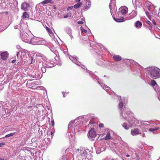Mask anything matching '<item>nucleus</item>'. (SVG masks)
Returning a JSON list of instances; mask_svg holds the SVG:
<instances>
[{
	"label": "nucleus",
	"instance_id": "nucleus-1",
	"mask_svg": "<svg viewBox=\"0 0 160 160\" xmlns=\"http://www.w3.org/2000/svg\"><path fill=\"white\" fill-rule=\"evenodd\" d=\"M77 160H93L89 150L84 148H80L76 152Z\"/></svg>",
	"mask_w": 160,
	"mask_h": 160
},
{
	"label": "nucleus",
	"instance_id": "nucleus-2",
	"mask_svg": "<svg viewBox=\"0 0 160 160\" xmlns=\"http://www.w3.org/2000/svg\"><path fill=\"white\" fill-rule=\"evenodd\" d=\"M147 73L152 78L160 77V69L155 67H151L147 69Z\"/></svg>",
	"mask_w": 160,
	"mask_h": 160
},
{
	"label": "nucleus",
	"instance_id": "nucleus-3",
	"mask_svg": "<svg viewBox=\"0 0 160 160\" xmlns=\"http://www.w3.org/2000/svg\"><path fill=\"white\" fill-rule=\"evenodd\" d=\"M38 65L39 67L41 68V70L42 73H45L46 72V68H48L53 67L52 63L48 61L45 62L44 61L43 62L40 61H38Z\"/></svg>",
	"mask_w": 160,
	"mask_h": 160
},
{
	"label": "nucleus",
	"instance_id": "nucleus-4",
	"mask_svg": "<svg viewBox=\"0 0 160 160\" xmlns=\"http://www.w3.org/2000/svg\"><path fill=\"white\" fill-rule=\"evenodd\" d=\"M82 117H78L76 118L73 121H71L69 123L68 127L69 128H71L72 125L74 124L75 128L74 130L76 132H78L79 131L78 129V126H82V121L80 119H81Z\"/></svg>",
	"mask_w": 160,
	"mask_h": 160
},
{
	"label": "nucleus",
	"instance_id": "nucleus-5",
	"mask_svg": "<svg viewBox=\"0 0 160 160\" xmlns=\"http://www.w3.org/2000/svg\"><path fill=\"white\" fill-rule=\"evenodd\" d=\"M18 2L16 0H4V2L0 0V9H2L7 5L8 6L9 5L13 7L16 4H17Z\"/></svg>",
	"mask_w": 160,
	"mask_h": 160
},
{
	"label": "nucleus",
	"instance_id": "nucleus-6",
	"mask_svg": "<svg viewBox=\"0 0 160 160\" xmlns=\"http://www.w3.org/2000/svg\"><path fill=\"white\" fill-rule=\"evenodd\" d=\"M45 42L42 38L34 37L31 38L29 43L33 45H43L45 44Z\"/></svg>",
	"mask_w": 160,
	"mask_h": 160
},
{
	"label": "nucleus",
	"instance_id": "nucleus-7",
	"mask_svg": "<svg viewBox=\"0 0 160 160\" xmlns=\"http://www.w3.org/2000/svg\"><path fill=\"white\" fill-rule=\"evenodd\" d=\"M88 137L89 138L91 139L92 140H97L99 136L96 134L95 132L93 129L92 128L88 132Z\"/></svg>",
	"mask_w": 160,
	"mask_h": 160
},
{
	"label": "nucleus",
	"instance_id": "nucleus-8",
	"mask_svg": "<svg viewBox=\"0 0 160 160\" xmlns=\"http://www.w3.org/2000/svg\"><path fill=\"white\" fill-rule=\"evenodd\" d=\"M112 133V130L109 129H107L103 133L101 134L102 136L105 135L102 139L103 140H108L111 139L112 138L111 134Z\"/></svg>",
	"mask_w": 160,
	"mask_h": 160
},
{
	"label": "nucleus",
	"instance_id": "nucleus-9",
	"mask_svg": "<svg viewBox=\"0 0 160 160\" xmlns=\"http://www.w3.org/2000/svg\"><path fill=\"white\" fill-rule=\"evenodd\" d=\"M147 122H148V121H141L138 122L139 127L141 128L142 131L143 132L147 131L145 127H150L151 126V125L148 124Z\"/></svg>",
	"mask_w": 160,
	"mask_h": 160
},
{
	"label": "nucleus",
	"instance_id": "nucleus-10",
	"mask_svg": "<svg viewBox=\"0 0 160 160\" xmlns=\"http://www.w3.org/2000/svg\"><path fill=\"white\" fill-rule=\"evenodd\" d=\"M20 34L22 41L26 42H30L31 39L29 37L27 33L24 32H20Z\"/></svg>",
	"mask_w": 160,
	"mask_h": 160
},
{
	"label": "nucleus",
	"instance_id": "nucleus-11",
	"mask_svg": "<svg viewBox=\"0 0 160 160\" xmlns=\"http://www.w3.org/2000/svg\"><path fill=\"white\" fill-rule=\"evenodd\" d=\"M69 58L76 65L80 66L81 65V63L78 61V58L77 57H73L72 56H69Z\"/></svg>",
	"mask_w": 160,
	"mask_h": 160
},
{
	"label": "nucleus",
	"instance_id": "nucleus-12",
	"mask_svg": "<svg viewBox=\"0 0 160 160\" xmlns=\"http://www.w3.org/2000/svg\"><path fill=\"white\" fill-rule=\"evenodd\" d=\"M131 133L133 136L141 134L140 130L137 128L132 129L131 130Z\"/></svg>",
	"mask_w": 160,
	"mask_h": 160
},
{
	"label": "nucleus",
	"instance_id": "nucleus-13",
	"mask_svg": "<svg viewBox=\"0 0 160 160\" xmlns=\"http://www.w3.org/2000/svg\"><path fill=\"white\" fill-rule=\"evenodd\" d=\"M30 5L28 3L26 2H24L21 5V9L24 11H26L29 7Z\"/></svg>",
	"mask_w": 160,
	"mask_h": 160
},
{
	"label": "nucleus",
	"instance_id": "nucleus-14",
	"mask_svg": "<svg viewBox=\"0 0 160 160\" xmlns=\"http://www.w3.org/2000/svg\"><path fill=\"white\" fill-rule=\"evenodd\" d=\"M119 12L121 13L122 15L125 14L128 11V8L126 6H123L121 7L119 9Z\"/></svg>",
	"mask_w": 160,
	"mask_h": 160
},
{
	"label": "nucleus",
	"instance_id": "nucleus-15",
	"mask_svg": "<svg viewBox=\"0 0 160 160\" xmlns=\"http://www.w3.org/2000/svg\"><path fill=\"white\" fill-rule=\"evenodd\" d=\"M0 55L2 59L3 60H6L7 59L8 57V52L7 51L1 53L0 52Z\"/></svg>",
	"mask_w": 160,
	"mask_h": 160
},
{
	"label": "nucleus",
	"instance_id": "nucleus-16",
	"mask_svg": "<svg viewBox=\"0 0 160 160\" xmlns=\"http://www.w3.org/2000/svg\"><path fill=\"white\" fill-rule=\"evenodd\" d=\"M33 77L34 78L40 79L42 77V75L41 72L38 70H36L35 73L34 75H33Z\"/></svg>",
	"mask_w": 160,
	"mask_h": 160
},
{
	"label": "nucleus",
	"instance_id": "nucleus-17",
	"mask_svg": "<svg viewBox=\"0 0 160 160\" xmlns=\"http://www.w3.org/2000/svg\"><path fill=\"white\" fill-rule=\"evenodd\" d=\"M132 3L136 8L140 7L141 5V2L140 0H132Z\"/></svg>",
	"mask_w": 160,
	"mask_h": 160
},
{
	"label": "nucleus",
	"instance_id": "nucleus-18",
	"mask_svg": "<svg viewBox=\"0 0 160 160\" xmlns=\"http://www.w3.org/2000/svg\"><path fill=\"white\" fill-rule=\"evenodd\" d=\"M28 55L29 54L27 53L26 50H22L21 52L20 59L21 60L24 58L25 57H27Z\"/></svg>",
	"mask_w": 160,
	"mask_h": 160
},
{
	"label": "nucleus",
	"instance_id": "nucleus-19",
	"mask_svg": "<svg viewBox=\"0 0 160 160\" xmlns=\"http://www.w3.org/2000/svg\"><path fill=\"white\" fill-rule=\"evenodd\" d=\"M26 58V61H25V62H26V63L28 64H31L32 63V57L29 55H28V57Z\"/></svg>",
	"mask_w": 160,
	"mask_h": 160
},
{
	"label": "nucleus",
	"instance_id": "nucleus-20",
	"mask_svg": "<svg viewBox=\"0 0 160 160\" xmlns=\"http://www.w3.org/2000/svg\"><path fill=\"white\" fill-rule=\"evenodd\" d=\"M112 58L116 62L120 61L122 59L121 57L119 55H114L113 56Z\"/></svg>",
	"mask_w": 160,
	"mask_h": 160
},
{
	"label": "nucleus",
	"instance_id": "nucleus-21",
	"mask_svg": "<svg viewBox=\"0 0 160 160\" xmlns=\"http://www.w3.org/2000/svg\"><path fill=\"white\" fill-rule=\"evenodd\" d=\"M98 82L99 84H100L101 85V86L102 88L103 89H105L107 92H108L107 91L108 90H109L110 89V88L109 87L103 84H101V83L98 81Z\"/></svg>",
	"mask_w": 160,
	"mask_h": 160
},
{
	"label": "nucleus",
	"instance_id": "nucleus-22",
	"mask_svg": "<svg viewBox=\"0 0 160 160\" xmlns=\"http://www.w3.org/2000/svg\"><path fill=\"white\" fill-rule=\"evenodd\" d=\"M135 24L136 27L137 28H141L142 26V23L139 21H136Z\"/></svg>",
	"mask_w": 160,
	"mask_h": 160
},
{
	"label": "nucleus",
	"instance_id": "nucleus-23",
	"mask_svg": "<svg viewBox=\"0 0 160 160\" xmlns=\"http://www.w3.org/2000/svg\"><path fill=\"white\" fill-rule=\"evenodd\" d=\"M127 110V113H126V114H125L124 113L125 112H122V113L121 114V115L123 117V118L125 119L127 118V117H129V114L130 113V112H129L128 110Z\"/></svg>",
	"mask_w": 160,
	"mask_h": 160
},
{
	"label": "nucleus",
	"instance_id": "nucleus-24",
	"mask_svg": "<svg viewBox=\"0 0 160 160\" xmlns=\"http://www.w3.org/2000/svg\"><path fill=\"white\" fill-rule=\"evenodd\" d=\"M154 88L157 92L158 94L160 95V88L159 87L158 85H156Z\"/></svg>",
	"mask_w": 160,
	"mask_h": 160
},
{
	"label": "nucleus",
	"instance_id": "nucleus-25",
	"mask_svg": "<svg viewBox=\"0 0 160 160\" xmlns=\"http://www.w3.org/2000/svg\"><path fill=\"white\" fill-rule=\"evenodd\" d=\"M113 19L115 21L118 22H121L124 21V18L123 17H121L118 18H114Z\"/></svg>",
	"mask_w": 160,
	"mask_h": 160
},
{
	"label": "nucleus",
	"instance_id": "nucleus-26",
	"mask_svg": "<svg viewBox=\"0 0 160 160\" xmlns=\"http://www.w3.org/2000/svg\"><path fill=\"white\" fill-rule=\"evenodd\" d=\"M122 127L128 130L131 127V126L129 125L127 123L124 122L122 124Z\"/></svg>",
	"mask_w": 160,
	"mask_h": 160
},
{
	"label": "nucleus",
	"instance_id": "nucleus-27",
	"mask_svg": "<svg viewBox=\"0 0 160 160\" xmlns=\"http://www.w3.org/2000/svg\"><path fill=\"white\" fill-rule=\"evenodd\" d=\"M86 5L85 6V9H88L90 8V7L91 6V3L90 1L88 0V1H87L86 2Z\"/></svg>",
	"mask_w": 160,
	"mask_h": 160
},
{
	"label": "nucleus",
	"instance_id": "nucleus-28",
	"mask_svg": "<svg viewBox=\"0 0 160 160\" xmlns=\"http://www.w3.org/2000/svg\"><path fill=\"white\" fill-rule=\"evenodd\" d=\"M46 28L47 31L49 33L50 36L51 37H52L53 36V33L52 30L47 27Z\"/></svg>",
	"mask_w": 160,
	"mask_h": 160
},
{
	"label": "nucleus",
	"instance_id": "nucleus-29",
	"mask_svg": "<svg viewBox=\"0 0 160 160\" xmlns=\"http://www.w3.org/2000/svg\"><path fill=\"white\" fill-rule=\"evenodd\" d=\"M115 2H111L109 4V8L111 10V12L112 14V11H111V9L112 7L115 8Z\"/></svg>",
	"mask_w": 160,
	"mask_h": 160
},
{
	"label": "nucleus",
	"instance_id": "nucleus-30",
	"mask_svg": "<svg viewBox=\"0 0 160 160\" xmlns=\"http://www.w3.org/2000/svg\"><path fill=\"white\" fill-rule=\"evenodd\" d=\"M52 1L51 0H45L44 1L40 3L42 4L43 5H44L46 4H48L49 3H51Z\"/></svg>",
	"mask_w": 160,
	"mask_h": 160
},
{
	"label": "nucleus",
	"instance_id": "nucleus-31",
	"mask_svg": "<svg viewBox=\"0 0 160 160\" xmlns=\"http://www.w3.org/2000/svg\"><path fill=\"white\" fill-rule=\"evenodd\" d=\"M82 3L81 2H78V3L75 4L74 6L73 7L77 9L79 7L82 5Z\"/></svg>",
	"mask_w": 160,
	"mask_h": 160
},
{
	"label": "nucleus",
	"instance_id": "nucleus-32",
	"mask_svg": "<svg viewBox=\"0 0 160 160\" xmlns=\"http://www.w3.org/2000/svg\"><path fill=\"white\" fill-rule=\"evenodd\" d=\"M146 23L148 24L149 25V27L148 28L149 30H151L152 28V26L151 22L149 21L148 20L146 21Z\"/></svg>",
	"mask_w": 160,
	"mask_h": 160
},
{
	"label": "nucleus",
	"instance_id": "nucleus-33",
	"mask_svg": "<svg viewBox=\"0 0 160 160\" xmlns=\"http://www.w3.org/2000/svg\"><path fill=\"white\" fill-rule=\"evenodd\" d=\"M158 129H159V128H158L156 127V128H149L148 129V131H150V132H154V131L157 130Z\"/></svg>",
	"mask_w": 160,
	"mask_h": 160
},
{
	"label": "nucleus",
	"instance_id": "nucleus-34",
	"mask_svg": "<svg viewBox=\"0 0 160 160\" xmlns=\"http://www.w3.org/2000/svg\"><path fill=\"white\" fill-rule=\"evenodd\" d=\"M28 15L26 12H24L22 15V18H28Z\"/></svg>",
	"mask_w": 160,
	"mask_h": 160
},
{
	"label": "nucleus",
	"instance_id": "nucleus-35",
	"mask_svg": "<svg viewBox=\"0 0 160 160\" xmlns=\"http://www.w3.org/2000/svg\"><path fill=\"white\" fill-rule=\"evenodd\" d=\"M157 85L156 82L154 80H151V85L154 86V87H155V86Z\"/></svg>",
	"mask_w": 160,
	"mask_h": 160
},
{
	"label": "nucleus",
	"instance_id": "nucleus-36",
	"mask_svg": "<svg viewBox=\"0 0 160 160\" xmlns=\"http://www.w3.org/2000/svg\"><path fill=\"white\" fill-rule=\"evenodd\" d=\"M132 18H134L135 17L137 14V12L136 11H133L132 12Z\"/></svg>",
	"mask_w": 160,
	"mask_h": 160
},
{
	"label": "nucleus",
	"instance_id": "nucleus-37",
	"mask_svg": "<svg viewBox=\"0 0 160 160\" xmlns=\"http://www.w3.org/2000/svg\"><path fill=\"white\" fill-rule=\"evenodd\" d=\"M66 32L69 35H71V29L68 28L66 29Z\"/></svg>",
	"mask_w": 160,
	"mask_h": 160
},
{
	"label": "nucleus",
	"instance_id": "nucleus-38",
	"mask_svg": "<svg viewBox=\"0 0 160 160\" xmlns=\"http://www.w3.org/2000/svg\"><path fill=\"white\" fill-rule=\"evenodd\" d=\"M15 134V132H13V133H10L9 134H7V135H6L5 136V137H6V138H8V137H11V136H12L13 135H14V134Z\"/></svg>",
	"mask_w": 160,
	"mask_h": 160
},
{
	"label": "nucleus",
	"instance_id": "nucleus-39",
	"mask_svg": "<svg viewBox=\"0 0 160 160\" xmlns=\"http://www.w3.org/2000/svg\"><path fill=\"white\" fill-rule=\"evenodd\" d=\"M146 14L148 17V18L151 20V16L150 15L149 12H146Z\"/></svg>",
	"mask_w": 160,
	"mask_h": 160
},
{
	"label": "nucleus",
	"instance_id": "nucleus-40",
	"mask_svg": "<svg viewBox=\"0 0 160 160\" xmlns=\"http://www.w3.org/2000/svg\"><path fill=\"white\" fill-rule=\"evenodd\" d=\"M62 160H69V159L67 158V155H64L62 157ZM73 160L72 159V160Z\"/></svg>",
	"mask_w": 160,
	"mask_h": 160
},
{
	"label": "nucleus",
	"instance_id": "nucleus-41",
	"mask_svg": "<svg viewBox=\"0 0 160 160\" xmlns=\"http://www.w3.org/2000/svg\"><path fill=\"white\" fill-rule=\"evenodd\" d=\"M80 28L82 32L84 33H86L87 32V31L84 29L82 27H81Z\"/></svg>",
	"mask_w": 160,
	"mask_h": 160
},
{
	"label": "nucleus",
	"instance_id": "nucleus-42",
	"mask_svg": "<svg viewBox=\"0 0 160 160\" xmlns=\"http://www.w3.org/2000/svg\"><path fill=\"white\" fill-rule=\"evenodd\" d=\"M129 61H130V63H133L134 64H135L136 65V64H137L138 65H139L138 63H137L136 62H135L133 60H129Z\"/></svg>",
	"mask_w": 160,
	"mask_h": 160
},
{
	"label": "nucleus",
	"instance_id": "nucleus-43",
	"mask_svg": "<svg viewBox=\"0 0 160 160\" xmlns=\"http://www.w3.org/2000/svg\"><path fill=\"white\" fill-rule=\"evenodd\" d=\"M123 106V103L121 102H119V107L120 108H121Z\"/></svg>",
	"mask_w": 160,
	"mask_h": 160
},
{
	"label": "nucleus",
	"instance_id": "nucleus-44",
	"mask_svg": "<svg viewBox=\"0 0 160 160\" xmlns=\"http://www.w3.org/2000/svg\"><path fill=\"white\" fill-rule=\"evenodd\" d=\"M6 28H7L6 27H1V28H0V30L1 31H2L4 30L5 29H6Z\"/></svg>",
	"mask_w": 160,
	"mask_h": 160
},
{
	"label": "nucleus",
	"instance_id": "nucleus-45",
	"mask_svg": "<svg viewBox=\"0 0 160 160\" xmlns=\"http://www.w3.org/2000/svg\"><path fill=\"white\" fill-rule=\"evenodd\" d=\"M152 7H153L152 6L149 5V6H148V10L149 11H150L152 9V8H152Z\"/></svg>",
	"mask_w": 160,
	"mask_h": 160
},
{
	"label": "nucleus",
	"instance_id": "nucleus-46",
	"mask_svg": "<svg viewBox=\"0 0 160 160\" xmlns=\"http://www.w3.org/2000/svg\"><path fill=\"white\" fill-rule=\"evenodd\" d=\"M51 123L52 124V125L53 126H54V120L53 119H52L51 121Z\"/></svg>",
	"mask_w": 160,
	"mask_h": 160
},
{
	"label": "nucleus",
	"instance_id": "nucleus-47",
	"mask_svg": "<svg viewBox=\"0 0 160 160\" xmlns=\"http://www.w3.org/2000/svg\"><path fill=\"white\" fill-rule=\"evenodd\" d=\"M77 23L79 24H82L83 23V22L82 21H78Z\"/></svg>",
	"mask_w": 160,
	"mask_h": 160
},
{
	"label": "nucleus",
	"instance_id": "nucleus-48",
	"mask_svg": "<svg viewBox=\"0 0 160 160\" xmlns=\"http://www.w3.org/2000/svg\"><path fill=\"white\" fill-rule=\"evenodd\" d=\"M71 17V15H65L64 17V18H67L68 17Z\"/></svg>",
	"mask_w": 160,
	"mask_h": 160
},
{
	"label": "nucleus",
	"instance_id": "nucleus-49",
	"mask_svg": "<svg viewBox=\"0 0 160 160\" xmlns=\"http://www.w3.org/2000/svg\"><path fill=\"white\" fill-rule=\"evenodd\" d=\"M73 8V7L72 6V7H68V8H67V9L68 10H72V9Z\"/></svg>",
	"mask_w": 160,
	"mask_h": 160
},
{
	"label": "nucleus",
	"instance_id": "nucleus-50",
	"mask_svg": "<svg viewBox=\"0 0 160 160\" xmlns=\"http://www.w3.org/2000/svg\"><path fill=\"white\" fill-rule=\"evenodd\" d=\"M103 124L102 123H100L99 124V127L100 128H102L103 127Z\"/></svg>",
	"mask_w": 160,
	"mask_h": 160
},
{
	"label": "nucleus",
	"instance_id": "nucleus-51",
	"mask_svg": "<svg viewBox=\"0 0 160 160\" xmlns=\"http://www.w3.org/2000/svg\"><path fill=\"white\" fill-rule=\"evenodd\" d=\"M16 48L18 49H21V47L19 45H17L16 46Z\"/></svg>",
	"mask_w": 160,
	"mask_h": 160
},
{
	"label": "nucleus",
	"instance_id": "nucleus-52",
	"mask_svg": "<svg viewBox=\"0 0 160 160\" xmlns=\"http://www.w3.org/2000/svg\"><path fill=\"white\" fill-rule=\"evenodd\" d=\"M4 144V143L2 142L0 143V147H2Z\"/></svg>",
	"mask_w": 160,
	"mask_h": 160
},
{
	"label": "nucleus",
	"instance_id": "nucleus-53",
	"mask_svg": "<svg viewBox=\"0 0 160 160\" xmlns=\"http://www.w3.org/2000/svg\"><path fill=\"white\" fill-rule=\"evenodd\" d=\"M18 25L15 26H14V28L15 29H17L18 28Z\"/></svg>",
	"mask_w": 160,
	"mask_h": 160
},
{
	"label": "nucleus",
	"instance_id": "nucleus-54",
	"mask_svg": "<svg viewBox=\"0 0 160 160\" xmlns=\"http://www.w3.org/2000/svg\"><path fill=\"white\" fill-rule=\"evenodd\" d=\"M152 22H153V24L154 25H156V24H157L156 23V22L154 20H153Z\"/></svg>",
	"mask_w": 160,
	"mask_h": 160
},
{
	"label": "nucleus",
	"instance_id": "nucleus-55",
	"mask_svg": "<svg viewBox=\"0 0 160 160\" xmlns=\"http://www.w3.org/2000/svg\"><path fill=\"white\" fill-rule=\"evenodd\" d=\"M62 94H63V97H65V92H62Z\"/></svg>",
	"mask_w": 160,
	"mask_h": 160
},
{
	"label": "nucleus",
	"instance_id": "nucleus-56",
	"mask_svg": "<svg viewBox=\"0 0 160 160\" xmlns=\"http://www.w3.org/2000/svg\"><path fill=\"white\" fill-rule=\"evenodd\" d=\"M157 14V13L156 12V11H154L152 13V14H154V15H155V14Z\"/></svg>",
	"mask_w": 160,
	"mask_h": 160
},
{
	"label": "nucleus",
	"instance_id": "nucleus-57",
	"mask_svg": "<svg viewBox=\"0 0 160 160\" xmlns=\"http://www.w3.org/2000/svg\"><path fill=\"white\" fill-rule=\"evenodd\" d=\"M15 61H16L15 60H13L12 61V63H14L15 62Z\"/></svg>",
	"mask_w": 160,
	"mask_h": 160
},
{
	"label": "nucleus",
	"instance_id": "nucleus-58",
	"mask_svg": "<svg viewBox=\"0 0 160 160\" xmlns=\"http://www.w3.org/2000/svg\"><path fill=\"white\" fill-rule=\"evenodd\" d=\"M80 0H76V2H80Z\"/></svg>",
	"mask_w": 160,
	"mask_h": 160
},
{
	"label": "nucleus",
	"instance_id": "nucleus-59",
	"mask_svg": "<svg viewBox=\"0 0 160 160\" xmlns=\"http://www.w3.org/2000/svg\"><path fill=\"white\" fill-rule=\"evenodd\" d=\"M142 137H145V134L144 133H143L142 135Z\"/></svg>",
	"mask_w": 160,
	"mask_h": 160
},
{
	"label": "nucleus",
	"instance_id": "nucleus-60",
	"mask_svg": "<svg viewBox=\"0 0 160 160\" xmlns=\"http://www.w3.org/2000/svg\"><path fill=\"white\" fill-rule=\"evenodd\" d=\"M81 21H84V18H82L81 19Z\"/></svg>",
	"mask_w": 160,
	"mask_h": 160
},
{
	"label": "nucleus",
	"instance_id": "nucleus-61",
	"mask_svg": "<svg viewBox=\"0 0 160 160\" xmlns=\"http://www.w3.org/2000/svg\"><path fill=\"white\" fill-rule=\"evenodd\" d=\"M19 52H17V57H18V55Z\"/></svg>",
	"mask_w": 160,
	"mask_h": 160
},
{
	"label": "nucleus",
	"instance_id": "nucleus-62",
	"mask_svg": "<svg viewBox=\"0 0 160 160\" xmlns=\"http://www.w3.org/2000/svg\"><path fill=\"white\" fill-rule=\"evenodd\" d=\"M126 157H129L130 156H129V155H128V154H127V155H126Z\"/></svg>",
	"mask_w": 160,
	"mask_h": 160
},
{
	"label": "nucleus",
	"instance_id": "nucleus-63",
	"mask_svg": "<svg viewBox=\"0 0 160 160\" xmlns=\"http://www.w3.org/2000/svg\"><path fill=\"white\" fill-rule=\"evenodd\" d=\"M118 99H121V97L120 96H118Z\"/></svg>",
	"mask_w": 160,
	"mask_h": 160
},
{
	"label": "nucleus",
	"instance_id": "nucleus-64",
	"mask_svg": "<svg viewBox=\"0 0 160 160\" xmlns=\"http://www.w3.org/2000/svg\"><path fill=\"white\" fill-rule=\"evenodd\" d=\"M0 160H5L4 158H0Z\"/></svg>",
	"mask_w": 160,
	"mask_h": 160
}]
</instances>
